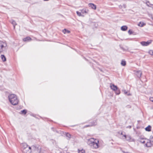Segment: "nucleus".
<instances>
[{
  "label": "nucleus",
  "instance_id": "nucleus-1",
  "mask_svg": "<svg viewBox=\"0 0 153 153\" xmlns=\"http://www.w3.org/2000/svg\"><path fill=\"white\" fill-rule=\"evenodd\" d=\"M87 144L93 149H97L99 147V140L94 139V138H91L88 140Z\"/></svg>",
  "mask_w": 153,
  "mask_h": 153
},
{
  "label": "nucleus",
  "instance_id": "nucleus-2",
  "mask_svg": "<svg viewBox=\"0 0 153 153\" xmlns=\"http://www.w3.org/2000/svg\"><path fill=\"white\" fill-rule=\"evenodd\" d=\"M7 44L6 42H0V53H1L5 51Z\"/></svg>",
  "mask_w": 153,
  "mask_h": 153
},
{
  "label": "nucleus",
  "instance_id": "nucleus-3",
  "mask_svg": "<svg viewBox=\"0 0 153 153\" xmlns=\"http://www.w3.org/2000/svg\"><path fill=\"white\" fill-rule=\"evenodd\" d=\"M111 88L113 91H115L116 94L119 95L120 93V91L117 87L114 84L111 85Z\"/></svg>",
  "mask_w": 153,
  "mask_h": 153
},
{
  "label": "nucleus",
  "instance_id": "nucleus-4",
  "mask_svg": "<svg viewBox=\"0 0 153 153\" xmlns=\"http://www.w3.org/2000/svg\"><path fill=\"white\" fill-rule=\"evenodd\" d=\"M32 148L36 153H40L41 148L39 146H33Z\"/></svg>",
  "mask_w": 153,
  "mask_h": 153
},
{
  "label": "nucleus",
  "instance_id": "nucleus-5",
  "mask_svg": "<svg viewBox=\"0 0 153 153\" xmlns=\"http://www.w3.org/2000/svg\"><path fill=\"white\" fill-rule=\"evenodd\" d=\"M19 101L17 97H15L14 99H12L10 103L13 105H16L18 104Z\"/></svg>",
  "mask_w": 153,
  "mask_h": 153
},
{
  "label": "nucleus",
  "instance_id": "nucleus-6",
  "mask_svg": "<svg viewBox=\"0 0 153 153\" xmlns=\"http://www.w3.org/2000/svg\"><path fill=\"white\" fill-rule=\"evenodd\" d=\"M32 148L30 146L26 148L25 149L22 151L23 153H31L32 152Z\"/></svg>",
  "mask_w": 153,
  "mask_h": 153
},
{
  "label": "nucleus",
  "instance_id": "nucleus-7",
  "mask_svg": "<svg viewBox=\"0 0 153 153\" xmlns=\"http://www.w3.org/2000/svg\"><path fill=\"white\" fill-rule=\"evenodd\" d=\"M152 42V40H149L147 42L142 41L140 42V44L143 46L149 45Z\"/></svg>",
  "mask_w": 153,
  "mask_h": 153
},
{
  "label": "nucleus",
  "instance_id": "nucleus-8",
  "mask_svg": "<svg viewBox=\"0 0 153 153\" xmlns=\"http://www.w3.org/2000/svg\"><path fill=\"white\" fill-rule=\"evenodd\" d=\"M123 137H125V138L126 139L127 141H134V139L132 138L131 136L129 135H126V134L123 135Z\"/></svg>",
  "mask_w": 153,
  "mask_h": 153
},
{
  "label": "nucleus",
  "instance_id": "nucleus-9",
  "mask_svg": "<svg viewBox=\"0 0 153 153\" xmlns=\"http://www.w3.org/2000/svg\"><path fill=\"white\" fill-rule=\"evenodd\" d=\"M29 146H28L26 143H22L21 144V147L22 151Z\"/></svg>",
  "mask_w": 153,
  "mask_h": 153
},
{
  "label": "nucleus",
  "instance_id": "nucleus-10",
  "mask_svg": "<svg viewBox=\"0 0 153 153\" xmlns=\"http://www.w3.org/2000/svg\"><path fill=\"white\" fill-rule=\"evenodd\" d=\"M135 74L138 77L140 78L142 75V72L140 71H136Z\"/></svg>",
  "mask_w": 153,
  "mask_h": 153
},
{
  "label": "nucleus",
  "instance_id": "nucleus-11",
  "mask_svg": "<svg viewBox=\"0 0 153 153\" xmlns=\"http://www.w3.org/2000/svg\"><path fill=\"white\" fill-rule=\"evenodd\" d=\"M88 5L89 7L94 10H95L96 9V6L93 3H90L88 4Z\"/></svg>",
  "mask_w": 153,
  "mask_h": 153
},
{
  "label": "nucleus",
  "instance_id": "nucleus-12",
  "mask_svg": "<svg viewBox=\"0 0 153 153\" xmlns=\"http://www.w3.org/2000/svg\"><path fill=\"white\" fill-rule=\"evenodd\" d=\"M10 23H11L13 25L14 29H15V26L17 25V23H16V22L13 20L12 19L11 21H10Z\"/></svg>",
  "mask_w": 153,
  "mask_h": 153
},
{
  "label": "nucleus",
  "instance_id": "nucleus-13",
  "mask_svg": "<svg viewBox=\"0 0 153 153\" xmlns=\"http://www.w3.org/2000/svg\"><path fill=\"white\" fill-rule=\"evenodd\" d=\"M27 113V110L26 109H24L23 110H22L19 112L20 114L24 115L25 114Z\"/></svg>",
  "mask_w": 153,
  "mask_h": 153
},
{
  "label": "nucleus",
  "instance_id": "nucleus-14",
  "mask_svg": "<svg viewBox=\"0 0 153 153\" xmlns=\"http://www.w3.org/2000/svg\"><path fill=\"white\" fill-rule=\"evenodd\" d=\"M146 146L147 147H151L152 146H153L152 144H151V143L149 140V141H148L145 144Z\"/></svg>",
  "mask_w": 153,
  "mask_h": 153
},
{
  "label": "nucleus",
  "instance_id": "nucleus-15",
  "mask_svg": "<svg viewBox=\"0 0 153 153\" xmlns=\"http://www.w3.org/2000/svg\"><path fill=\"white\" fill-rule=\"evenodd\" d=\"M145 130L146 131H150L151 130V126L150 125L148 126L146 128Z\"/></svg>",
  "mask_w": 153,
  "mask_h": 153
},
{
  "label": "nucleus",
  "instance_id": "nucleus-16",
  "mask_svg": "<svg viewBox=\"0 0 153 153\" xmlns=\"http://www.w3.org/2000/svg\"><path fill=\"white\" fill-rule=\"evenodd\" d=\"M127 28L128 27L126 26H123L121 27V30L123 31H126Z\"/></svg>",
  "mask_w": 153,
  "mask_h": 153
},
{
  "label": "nucleus",
  "instance_id": "nucleus-17",
  "mask_svg": "<svg viewBox=\"0 0 153 153\" xmlns=\"http://www.w3.org/2000/svg\"><path fill=\"white\" fill-rule=\"evenodd\" d=\"M31 40V38L29 37H26L23 39V40L24 41H28Z\"/></svg>",
  "mask_w": 153,
  "mask_h": 153
},
{
  "label": "nucleus",
  "instance_id": "nucleus-18",
  "mask_svg": "<svg viewBox=\"0 0 153 153\" xmlns=\"http://www.w3.org/2000/svg\"><path fill=\"white\" fill-rule=\"evenodd\" d=\"M1 57L3 62H5L6 61V58L4 55H1Z\"/></svg>",
  "mask_w": 153,
  "mask_h": 153
},
{
  "label": "nucleus",
  "instance_id": "nucleus-19",
  "mask_svg": "<svg viewBox=\"0 0 153 153\" xmlns=\"http://www.w3.org/2000/svg\"><path fill=\"white\" fill-rule=\"evenodd\" d=\"M91 126H94L97 124V122L96 120L93 121V122L90 123Z\"/></svg>",
  "mask_w": 153,
  "mask_h": 153
},
{
  "label": "nucleus",
  "instance_id": "nucleus-20",
  "mask_svg": "<svg viewBox=\"0 0 153 153\" xmlns=\"http://www.w3.org/2000/svg\"><path fill=\"white\" fill-rule=\"evenodd\" d=\"M15 97H17L16 95L14 94H10V102H11V100L12 99H14Z\"/></svg>",
  "mask_w": 153,
  "mask_h": 153
},
{
  "label": "nucleus",
  "instance_id": "nucleus-21",
  "mask_svg": "<svg viewBox=\"0 0 153 153\" xmlns=\"http://www.w3.org/2000/svg\"><path fill=\"white\" fill-rule=\"evenodd\" d=\"M122 92H123L124 94H126L128 96H130L131 95V94L130 93H128V92L126 91L125 90H122Z\"/></svg>",
  "mask_w": 153,
  "mask_h": 153
},
{
  "label": "nucleus",
  "instance_id": "nucleus-22",
  "mask_svg": "<svg viewBox=\"0 0 153 153\" xmlns=\"http://www.w3.org/2000/svg\"><path fill=\"white\" fill-rule=\"evenodd\" d=\"M65 34L66 33H69L70 32V31L67 30H66V29H64V30H63V31H62Z\"/></svg>",
  "mask_w": 153,
  "mask_h": 153
},
{
  "label": "nucleus",
  "instance_id": "nucleus-23",
  "mask_svg": "<svg viewBox=\"0 0 153 153\" xmlns=\"http://www.w3.org/2000/svg\"><path fill=\"white\" fill-rule=\"evenodd\" d=\"M66 136L68 137V139L69 140L71 137V135L68 133H67L66 134Z\"/></svg>",
  "mask_w": 153,
  "mask_h": 153
},
{
  "label": "nucleus",
  "instance_id": "nucleus-24",
  "mask_svg": "<svg viewBox=\"0 0 153 153\" xmlns=\"http://www.w3.org/2000/svg\"><path fill=\"white\" fill-rule=\"evenodd\" d=\"M145 25V24L141 22H140L138 24V25L140 27H142Z\"/></svg>",
  "mask_w": 153,
  "mask_h": 153
},
{
  "label": "nucleus",
  "instance_id": "nucleus-25",
  "mask_svg": "<svg viewBox=\"0 0 153 153\" xmlns=\"http://www.w3.org/2000/svg\"><path fill=\"white\" fill-rule=\"evenodd\" d=\"M126 64V62L125 61L122 60L121 62V65L123 66H125Z\"/></svg>",
  "mask_w": 153,
  "mask_h": 153
},
{
  "label": "nucleus",
  "instance_id": "nucleus-26",
  "mask_svg": "<svg viewBox=\"0 0 153 153\" xmlns=\"http://www.w3.org/2000/svg\"><path fill=\"white\" fill-rule=\"evenodd\" d=\"M152 144L153 146V138L152 137L151 138H150V140H149Z\"/></svg>",
  "mask_w": 153,
  "mask_h": 153
},
{
  "label": "nucleus",
  "instance_id": "nucleus-27",
  "mask_svg": "<svg viewBox=\"0 0 153 153\" xmlns=\"http://www.w3.org/2000/svg\"><path fill=\"white\" fill-rule=\"evenodd\" d=\"M78 153H85V151L83 150H78Z\"/></svg>",
  "mask_w": 153,
  "mask_h": 153
},
{
  "label": "nucleus",
  "instance_id": "nucleus-28",
  "mask_svg": "<svg viewBox=\"0 0 153 153\" xmlns=\"http://www.w3.org/2000/svg\"><path fill=\"white\" fill-rule=\"evenodd\" d=\"M139 142L141 143H144L145 142V141L143 139H141L140 140H139Z\"/></svg>",
  "mask_w": 153,
  "mask_h": 153
},
{
  "label": "nucleus",
  "instance_id": "nucleus-29",
  "mask_svg": "<svg viewBox=\"0 0 153 153\" xmlns=\"http://www.w3.org/2000/svg\"><path fill=\"white\" fill-rule=\"evenodd\" d=\"M149 53L150 55H153V50H150L149 51Z\"/></svg>",
  "mask_w": 153,
  "mask_h": 153
},
{
  "label": "nucleus",
  "instance_id": "nucleus-30",
  "mask_svg": "<svg viewBox=\"0 0 153 153\" xmlns=\"http://www.w3.org/2000/svg\"><path fill=\"white\" fill-rule=\"evenodd\" d=\"M76 13L77 14V15L79 16H82L81 13L80 12H79L78 11L76 12Z\"/></svg>",
  "mask_w": 153,
  "mask_h": 153
},
{
  "label": "nucleus",
  "instance_id": "nucleus-31",
  "mask_svg": "<svg viewBox=\"0 0 153 153\" xmlns=\"http://www.w3.org/2000/svg\"><path fill=\"white\" fill-rule=\"evenodd\" d=\"M128 33L129 34L131 35L132 33V32L130 30L128 31Z\"/></svg>",
  "mask_w": 153,
  "mask_h": 153
},
{
  "label": "nucleus",
  "instance_id": "nucleus-32",
  "mask_svg": "<svg viewBox=\"0 0 153 153\" xmlns=\"http://www.w3.org/2000/svg\"><path fill=\"white\" fill-rule=\"evenodd\" d=\"M51 129H52V130L53 131H56V132H57V133H58V132L57 131H56V130H55V129H54L53 128H51Z\"/></svg>",
  "mask_w": 153,
  "mask_h": 153
},
{
  "label": "nucleus",
  "instance_id": "nucleus-33",
  "mask_svg": "<svg viewBox=\"0 0 153 153\" xmlns=\"http://www.w3.org/2000/svg\"><path fill=\"white\" fill-rule=\"evenodd\" d=\"M150 100L151 101L153 102V97L150 98Z\"/></svg>",
  "mask_w": 153,
  "mask_h": 153
},
{
  "label": "nucleus",
  "instance_id": "nucleus-34",
  "mask_svg": "<svg viewBox=\"0 0 153 153\" xmlns=\"http://www.w3.org/2000/svg\"><path fill=\"white\" fill-rule=\"evenodd\" d=\"M90 126H91L90 124L88 125H87L85 126L86 127H90Z\"/></svg>",
  "mask_w": 153,
  "mask_h": 153
},
{
  "label": "nucleus",
  "instance_id": "nucleus-35",
  "mask_svg": "<svg viewBox=\"0 0 153 153\" xmlns=\"http://www.w3.org/2000/svg\"><path fill=\"white\" fill-rule=\"evenodd\" d=\"M120 48H121L123 50V51H125V49L122 47H120Z\"/></svg>",
  "mask_w": 153,
  "mask_h": 153
},
{
  "label": "nucleus",
  "instance_id": "nucleus-36",
  "mask_svg": "<svg viewBox=\"0 0 153 153\" xmlns=\"http://www.w3.org/2000/svg\"><path fill=\"white\" fill-rule=\"evenodd\" d=\"M8 99L10 101V95L8 96Z\"/></svg>",
  "mask_w": 153,
  "mask_h": 153
},
{
  "label": "nucleus",
  "instance_id": "nucleus-37",
  "mask_svg": "<svg viewBox=\"0 0 153 153\" xmlns=\"http://www.w3.org/2000/svg\"><path fill=\"white\" fill-rule=\"evenodd\" d=\"M120 134H121V135H123H123H124V134H123V132H121V133H120Z\"/></svg>",
  "mask_w": 153,
  "mask_h": 153
},
{
  "label": "nucleus",
  "instance_id": "nucleus-38",
  "mask_svg": "<svg viewBox=\"0 0 153 153\" xmlns=\"http://www.w3.org/2000/svg\"><path fill=\"white\" fill-rule=\"evenodd\" d=\"M84 12H85V13H87L86 10H84Z\"/></svg>",
  "mask_w": 153,
  "mask_h": 153
},
{
  "label": "nucleus",
  "instance_id": "nucleus-39",
  "mask_svg": "<svg viewBox=\"0 0 153 153\" xmlns=\"http://www.w3.org/2000/svg\"><path fill=\"white\" fill-rule=\"evenodd\" d=\"M129 128H131V126H129Z\"/></svg>",
  "mask_w": 153,
  "mask_h": 153
},
{
  "label": "nucleus",
  "instance_id": "nucleus-40",
  "mask_svg": "<svg viewBox=\"0 0 153 153\" xmlns=\"http://www.w3.org/2000/svg\"><path fill=\"white\" fill-rule=\"evenodd\" d=\"M118 133L119 134H120V132H118Z\"/></svg>",
  "mask_w": 153,
  "mask_h": 153
}]
</instances>
